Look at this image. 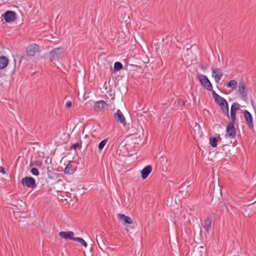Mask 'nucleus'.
Wrapping results in <instances>:
<instances>
[{
    "instance_id": "9b49d317",
    "label": "nucleus",
    "mask_w": 256,
    "mask_h": 256,
    "mask_svg": "<svg viewBox=\"0 0 256 256\" xmlns=\"http://www.w3.org/2000/svg\"><path fill=\"white\" fill-rule=\"evenodd\" d=\"M59 236L64 239L67 240H74L76 237H74V232L70 231V232H59Z\"/></svg>"
},
{
    "instance_id": "4468645a",
    "label": "nucleus",
    "mask_w": 256,
    "mask_h": 256,
    "mask_svg": "<svg viewBox=\"0 0 256 256\" xmlns=\"http://www.w3.org/2000/svg\"><path fill=\"white\" fill-rule=\"evenodd\" d=\"M152 170V167L148 165L144 168L141 171L142 178L143 180L146 179Z\"/></svg>"
},
{
    "instance_id": "0eeeda50",
    "label": "nucleus",
    "mask_w": 256,
    "mask_h": 256,
    "mask_svg": "<svg viewBox=\"0 0 256 256\" xmlns=\"http://www.w3.org/2000/svg\"><path fill=\"white\" fill-rule=\"evenodd\" d=\"M240 109V105L236 102H234L230 108V118L231 121L236 122V112Z\"/></svg>"
},
{
    "instance_id": "f03ea898",
    "label": "nucleus",
    "mask_w": 256,
    "mask_h": 256,
    "mask_svg": "<svg viewBox=\"0 0 256 256\" xmlns=\"http://www.w3.org/2000/svg\"><path fill=\"white\" fill-rule=\"evenodd\" d=\"M236 122L230 121L226 126V134L225 135L226 138H234L236 135V130L234 126Z\"/></svg>"
},
{
    "instance_id": "6e6552de",
    "label": "nucleus",
    "mask_w": 256,
    "mask_h": 256,
    "mask_svg": "<svg viewBox=\"0 0 256 256\" xmlns=\"http://www.w3.org/2000/svg\"><path fill=\"white\" fill-rule=\"evenodd\" d=\"M212 76L214 78L215 82L218 83L222 76V70L218 68H212Z\"/></svg>"
},
{
    "instance_id": "aec40b11",
    "label": "nucleus",
    "mask_w": 256,
    "mask_h": 256,
    "mask_svg": "<svg viewBox=\"0 0 256 256\" xmlns=\"http://www.w3.org/2000/svg\"><path fill=\"white\" fill-rule=\"evenodd\" d=\"M238 86V82L235 80H230L226 84V86L228 88H231L232 90H236Z\"/></svg>"
},
{
    "instance_id": "c756f323",
    "label": "nucleus",
    "mask_w": 256,
    "mask_h": 256,
    "mask_svg": "<svg viewBox=\"0 0 256 256\" xmlns=\"http://www.w3.org/2000/svg\"><path fill=\"white\" fill-rule=\"evenodd\" d=\"M0 172L2 173V174H5L6 170H5L4 168L2 166H0Z\"/></svg>"
},
{
    "instance_id": "cd10ccee",
    "label": "nucleus",
    "mask_w": 256,
    "mask_h": 256,
    "mask_svg": "<svg viewBox=\"0 0 256 256\" xmlns=\"http://www.w3.org/2000/svg\"><path fill=\"white\" fill-rule=\"evenodd\" d=\"M185 101L184 100H180L178 102V104L180 105V106H183L185 104Z\"/></svg>"
},
{
    "instance_id": "b1692460",
    "label": "nucleus",
    "mask_w": 256,
    "mask_h": 256,
    "mask_svg": "<svg viewBox=\"0 0 256 256\" xmlns=\"http://www.w3.org/2000/svg\"><path fill=\"white\" fill-rule=\"evenodd\" d=\"M108 141V138H106V139L102 140V141H101L98 146V148L99 150H102L104 148V146L106 145V144Z\"/></svg>"
},
{
    "instance_id": "dca6fc26",
    "label": "nucleus",
    "mask_w": 256,
    "mask_h": 256,
    "mask_svg": "<svg viewBox=\"0 0 256 256\" xmlns=\"http://www.w3.org/2000/svg\"><path fill=\"white\" fill-rule=\"evenodd\" d=\"M106 104V102L103 100L97 101L94 106V110L96 111L102 110Z\"/></svg>"
},
{
    "instance_id": "c85d7f7f",
    "label": "nucleus",
    "mask_w": 256,
    "mask_h": 256,
    "mask_svg": "<svg viewBox=\"0 0 256 256\" xmlns=\"http://www.w3.org/2000/svg\"><path fill=\"white\" fill-rule=\"evenodd\" d=\"M72 103L71 102H68L66 103V107L67 108H70L72 106Z\"/></svg>"
},
{
    "instance_id": "412c9836",
    "label": "nucleus",
    "mask_w": 256,
    "mask_h": 256,
    "mask_svg": "<svg viewBox=\"0 0 256 256\" xmlns=\"http://www.w3.org/2000/svg\"><path fill=\"white\" fill-rule=\"evenodd\" d=\"M210 142L212 148H216L217 146L218 140L216 137L210 138Z\"/></svg>"
},
{
    "instance_id": "a211bd4d",
    "label": "nucleus",
    "mask_w": 256,
    "mask_h": 256,
    "mask_svg": "<svg viewBox=\"0 0 256 256\" xmlns=\"http://www.w3.org/2000/svg\"><path fill=\"white\" fill-rule=\"evenodd\" d=\"M220 106L222 112V113L228 118H230L228 106L227 102L226 103L223 104L222 105Z\"/></svg>"
},
{
    "instance_id": "7ed1b4c3",
    "label": "nucleus",
    "mask_w": 256,
    "mask_h": 256,
    "mask_svg": "<svg viewBox=\"0 0 256 256\" xmlns=\"http://www.w3.org/2000/svg\"><path fill=\"white\" fill-rule=\"evenodd\" d=\"M198 78L201 83V84L204 88L208 90L212 91V84L206 76L203 74H199L198 76Z\"/></svg>"
},
{
    "instance_id": "ddd939ff",
    "label": "nucleus",
    "mask_w": 256,
    "mask_h": 256,
    "mask_svg": "<svg viewBox=\"0 0 256 256\" xmlns=\"http://www.w3.org/2000/svg\"><path fill=\"white\" fill-rule=\"evenodd\" d=\"M246 88L245 84L244 82H240L239 83L238 92L242 98L247 96L248 94Z\"/></svg>"
},
{
    "instance_id": "1a4fd4ad",
    "label": "nucleus",
    "mask_w": 256,
    "mask_h": 256,
    "mask_svg": "<svg viewBox=\"0 0 256 256\" xmlns=\"http://www.w3.org/2000/svg\"><path fill=\"white\" fill-rule=\"evenodd\" d=\"M244 116L247 122L248 128L252 130L254 129V125L252 122V117L250 112L247 110H244Z\"/></svg>"
},
{
    "instance_id": "f3484780",
    "label": "nucleus",
    "mask_w": 256,
    "mask_h": 256,
    "mask_svg": "<svg viewBox=\"0 0 256 256\" xmlns=\"http://www.w3.org/2000/svg\"><path fill=\"white\" fill-rule=\"evenodd\" d=\"M8 58L4 56H0V70L4 68L8 64Z\"/></svg>"
},
{
    "instance_id": "9d476101",
    "label": "nucleus",
    "mask_w": 256,
    "mask_h": 256,
    "mask_svg": "<svg viewBox=\"0 0 256 256\" xmlns=\"http://www.w3.org/2000/svg\"><path fill=\"white\" fill-rule=\"evenodd\" d=\"M4 19L7 22L14 21L16 18V13L13 11L8 10L4 15Z\"/></svg>"
},
{
    "instance_id": "f257e3e1",
    "label": "nucleus",
    "mask_w": 256,
    "mask_h": 256,
    "mask_svg": "<svg viewBox=\"0 0 256 256\" xmlns=\"http://www.w3.org/2000/svg\"><path fill=\"white\" fill-rule=\"evenodd\" d=\"M65 54V50L63 48H55L50 52V60H56Z\"/></svg>"
},
{
    "instance_id": "423d86ee",
    "label": "nucleus",
    "mask_w": 256,
    "mask_h": 256,
    "mask_svg": "<svg viewBox=\"0 0 256 256\" xmlns=\"http://www.w3.org/2000/svg\"><path fill=\"white\" fill-rule=\"evenodd\" d=\"M114 118L118 123L121 124L124 126L126 125L125 117L120 110H118L114 114Z\"/></svg>"
},
{
    "instance_id": "a878e982",
    "label": "nucleus",
    "mask_w": 256,
    "mask_h": 256,
    "mask_svg": "<svg viewBox=\"0 0 256 256\" xmlns=\"http://www.w3.org/2000/svg\"><path fill=\"white\" fill-rule=\"evenodd\" d=\"M70 167H71V164H70V163H68L64 170V172L65 174L72 173V172H70Z\"/></svg>"
},
{
    "instance_id": "6ab92c4d",
    "label": "nucleus",
    "mask_w": 256,
    "mask_h": 256,
    "mask_svg": "<svg viewBox=\"0 0 256 256\" xmlns=\"http://www.w3.org/2000/svg\"><path fill=\"white\" fill-rule=\"evenodd\" d=\"M212 221V220L211 218L207 217L204 222V228L206 232H207L208 233V232L210 228Z\"/></svg>"
},
{
    "instance_id": "4be33fe9",
    "label": "nucleus",
    "mask_w": 256,
    "mask_h": 256,
    "mask_svg": "<svg viewBox=\"0 0 256 256\" xmlns=\"http://www.w3.org/2000/svg\"><path fill=\"white\" fill-rule=\"evenodd\" d=\"M122 65L120 62H116L114 63V71H118L122 69Z\"/></svg>"
},
{
    "instance_id": "20e7f679",
    "label": "nucleus",
    "mask_w": 256,
    "mask_h": 256,
    "mask_svg": "<svg viewBox=\"0 0 256 256\" xmlns=\"http://www.w3.org/2000/svg\"><path fill=\"white\" fill-rule=\"evenodd\" d=\"M21 184L28 188H34L36 186L35 180L32 177L26 176L20 181Z\"/></svg>"
},
{
    "instance_id": "f8f14e48",
    "label": "nucleus",
    "mask_w": 256,
    "mask_h": 256,
    "mask_svg": "<svg viewBox=\"0 0 256 256\" xmlns=\"http://www.w3.org/2000/svg\"><path fill=\"white\" fill-rule=\"evenodd\" d=\"M212 94L214 101L219 106L222 105L226 102L224 98L218 94L214 90L212 91Z\"/></svg>"
},
{
    "instance_id": "5701e85b",
    "label": "nucleus",
    "mask_w": 256,
    "mask_h": 256,
    "mask_svg": "<svg viewBox=\"0 0 256 256\" xmlns=\"http://www.w3.org/2000/svg\"><path fill=\"white\" fill-rule=\"evenodd\" d=\"M74 241H76V242H78L79 243H80L81 244H82L86 248L87 246V243L82 238H76Z\"/></svg>"
},
{
    "instance_id": "2eb2a0df",
    "label": "nucleus",
    "mask_w": 256,
    "mask_h": 256,
    "mask_svg": "<svg viewBox=\"0 0 256 256\" xmlns=\"http://www.w3.org/2000/svg\"><path fill=\"white\" fill-rule=\"evenodd\" d=\"M118 217L120 221H122L128 224H132L133 223L132 220L130 217L126 216L124 214H118Z\"/></svg>"
},
{
    "instance_id": "393cba45",
    "label": "nucleus",
    "mask_w": 256,
    "mask_h": 256,
    "mask_svg": "<svg viewBox=\"0 0 256 256\" xmlns=\"http://www.w3.org/2000/svg\"><path fill=\"white\" fill-rule=\"evenodd\" d=\"M30 172L34 176H38L39 175L40 172L38 168H32Z\"/></svg>"
},
{
    "instance_id": "bb28decb",
    "label": "nucleus",
    "mask_w": 256,
    "mask_h": 256,
    "mask_svg": "<svg viewBox=\"0 0 256 256\" xmlns=\"http://www.w3.org/2000/svg\"><path fill=\"white\" fill-rule=\"evenodd\" d=\"M79 146V144L78 143H76L73 144L71 147L70 150H76Z\"/></svg>"
},
{
    "instance_id": "39448f33",
    "label": "nucleus",
    "mask_w": 256,
    "mask_h": 256,
    "mask_svg": "<svg viewBox=\"0 0 256 256\" xmlns=\"http://www.w3.org/2000/svg\"><path fill=\"white\" fill-rule=\"evenodd\" d=\"M28 56H34L40 52L39 46L38 44H34L28 46L26 48Z\"/></svg>"
}]
</instances>
